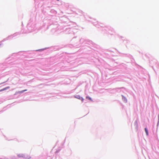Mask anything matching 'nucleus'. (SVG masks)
I'll use <instances>...</instances> for the list:
<instances>
[{
  "label": "nucleus",
  "instance_id": "obj_1",
  "mask_svg": "<svg viewBox=\"0 0 159 159\" xmlns=\"http://www.w3.org/2000/svg\"><path fill=\"white\" fill-rule=\"evenodd\" d=\"M144 129H145V130L146 135H148V130L146 128H145Z\"/></svg>",
  "mask_w": 159,
  "mask_h": 159
},
{
  "label": "nucleus",
  "instance_id": "obj_2",
  "mask_svg": "<svg viewBox=\"0 0 159 159\" xmlns=\"http://www.w3.org/2000/svg\"><path fill=\"white\" fill-rule=\"evenodd\" d=\"M135 124L136 125V128L137 129L138 128V124L137 121H135Z\"/></svg>",
  "mask_w": 159,
  "mask_h": 159
},
{
  "label": "nucleus",
  "instance_id": "obj_3",
  "mask_svg": "<svg viewBox=\"0 0 159 159\" xmlns=\"http://www.w3.org/2000/svg\"><path fill=\"white\" fill-rule=\"evenodd\" d=\"M86 98L87 99H89L90 100H92V99L91 98L89 97H86Z\"/></svg>",
  "mask_w": 159,
  "mask_h": 159
},
{
  "label": "nucleus",
  "instance_id": "obj_4",
  "mask_svg": "<svg viewBox=\"0 0 159 159\" xmlns=\"http://www.w3.org/2000/svg\"><path fill=\"white\" fill-rule=\"evenodd\" d=\"M9 88V87H6V88H4L3 89V90H6L7 89H8Z\"/></svg>",
  "mask_w": 159,
  "mask_h": 159
},
{
  "label": "nucleus",
  "instance_id": "obj_5",
  "mask_svg": "<svg viewBox=\"0 0 159 159\" xmlns=\"http://www.w3.org/2000/svg\"><path fill=\"white\" fill-rule=\"evenodd\" d=\"M26 90H26V89H25V90H22V91H20V93H23V92H25V91H26Z\"/></svg>",
  "mask_w": 159,
  "mask_h": 159
},
{
  "label": "nucleus",
  "instance_id": "obj_6",
  "mask_svg": "<svg viewBox=\"0 0 159 159\" xmlns=\"http://www.w3.org/2000/svg\"><path fill=\"white\" fill-rule=\"evenodd\" d=\"M3 89L0 90V92L3 91Z\"/></svg>",
  "mask_w": 159,
  "mask_h": 159
},
{
  "label": "nucleus",
  "instance_id": "obj_7",
  "mask_svg": "<svg viewBox=\"0 0 159 159\" xmlns=\"http://www.w3.org/2000/svg\"><path fill=\"white\" fill-rule=\"evenodd\" d=\"M83 101V99H82V101Z\"/></svg>",
  "mask_w": 159,
  "mask_h": 159
}]
</instances>
